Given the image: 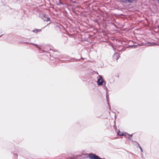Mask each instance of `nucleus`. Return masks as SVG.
Returning a JSON list of instances; mask_svg holds the SVG:
<instances>
[{
  "mask_svg": "<svg viewBox=\"0 0 159 159\" xmlns=\"http://www.w3.org/2000/svg\"><path fill=\"white\" fill-rule=\"evenodd\" d=\"M129 139L130 140L132 141V138H129Z\"/></svg>",
  "mask_w": 159,
  "mask_h": 159,
  "instance_id": "obj_11",
  "label": "nucleus"
},
{
  "mask_svg": "<svg viewBox=\"0 0 159 159\" xmlns=\"http://www.w3.org/2000/svg\"><path fill=\"white\" fill-rule=\"evenodd\" d=\"M1 36V35H0V37Z\"/></svg>",
  "mask_w": 159,
  "mask_h": 159,
  "instance_id": "obj_15",
  "label": "nucleus"
},
{
  "mask_svg": "<svg viewBox=\"0 0 159 159\" xmlns=\"http://www.w3.org/2000/svg\"><path fill=\"white\" fill-rule=\"evenodd\" d=\"M41 31V30L40 29H35V30H33V32H34L37 33L38 32L40 31Z\"/></svg>",
  "mask_w": 159,
  "mask_h": 159,
  "instance_id": "obj_7",
  "label": "nucleus"
},
{
  "mask_svg": "<svg viewBox=\"0 0 159 159\" xmlns=\"http://www.w3.org/2000/svg\"><path fill=\"white\" fill-rule=\"evenodd\" d=\"M117 134L118 135H120V136H123V135H125V134L124 133L121 132L120 131H119L117 132Z\"/></svg>",
  "mask_w": 159,
  "mask_h": 159,
  "instance_id": "obj_6",
  "label": "nucleus"
},
{
  "mask_svg": "<svg viewBox=\"0 0 159 159\" xmlns=\"http://www.w3.org/2000/svg\"><path fill=\"white\" fill-rule=\"evenodd\" d=\"M108 105H109V107H110V106H109V104L108 103Z\"/></svg>",
  "mask_w": 159,
  "mask_h": 159,
  "instance_id": "obj_13",
  "label": "nucleus"
},
{
  "mask_svg": "<svg viewBox=\"0 0 159 159\" xmlns=\"http://www.w3.org/2000/svg\"><path fill=\"white\" fill-rule=\"evenodd\" d=\"M129 136H132V134H131V135H129V134H127Z\"/></svg>",
  "mask_w": 159,
  "mask_h": 159,
  "instance_id": "obj_10",
  "label": "nucleus"
},
{
  "mask_svg": "<svg viewBox=\"0 0 159 159\" xmlns=\"http://www.w3.org/2000/svg\"><path fill=\"white\" fill-rule=\"evenodd\" d=\"M139 148L140 149V150H141V151L142 152H143V150H142V148H141V147L140 146H139Z\"/></svg>",
  "mask_w": 159,
  "mask_h": 159,
  "instance_id": "obj_9",
  "label": "nucleus"
},
{
  "mask_svg": "<svg viewBox=\"0 0 159 159\" xmlns=\"http://www.w3.org/2000/svg\"><path fill=\"white\" fill-rule=\"evenodd\" d=\"M34 45H35V46H36L38 47V48H39V47H38V46H37V45L34 44Z\"/></svg>",
  "mask_w": 159,
  "mask_h": 159,
  "instance_id": "obj_12",
  "label": "nucleus"
},
{
  "mask_svg": "<svg viewBox=\"0 0 159 159\" xmlns=\"http://www.w3.org/2000/svg\"><path fill=\"white\" fill-rule=\"evenodd\" d=\"M158 3H159V0H158Z\"/></svg>",
  "mask_w": 159,
  "mask_h": 159,
  "instance_id": "obj_14",
  "label": "nucleus"
},
{
  "mask_svg": "<svg viewBox=\"0 0 159 159\" xmlns=\"http://www.w3.org/2000/svg\"><path fill=\"white\" fill-rule=\"evenodd\" d=\"M99 78L97 80V84L98 85L100 86L103 84L104 83H105V84H106V82L104 81L102 77L100 75H99Z\"/></svg>",
  "mask_w": 159,
  "mask_h": 159,
  "instance_id": "obj_1",
  "label": "nucleus"
},
{
  "mask_svg": "<svg viewBox=\"0 0 159 159\" xmlns=\"http://www.w3.org/2000/svg\"><path fill=\"white\" fill-rule=\"evenodd\" d=\"M120 1L124 3H131L134 0H120Z\"/></svg>",
  "mask_w": 159,
  "mask_h": 159,
  "instance_id": "obj_5",
  "label": "nucleus"
},
{
  "mask_svg": "<svg viewBox=\"0 0 159 159\" xmlns=\"http://www.w3.org/2000/svg\"><path fill=\"white\" fill-rule=\"evenodd\" d=\"M120 57L119 54L117 52H115L114 53L113 56V58L114 59H115L116 60Z\"/></svg>",
  "mask_w": 159,
  "mask_h": 159,
  "instance_id": "obj_4",
  "label": "nucleus"
},
{
  "mask_svg": "<svg viewBox=\"0 0 159 159\" xmlns=\"http://www.w3.org/2000/svg\"><path fill=\"white\" fill-rule=\"evenodd\" d=\"M89 157L90 159H100L101 158L98 156L93 153H90L89 154Z\"/></svg>",
  "mask_w": 159,
  "mask_h": 159,
  "instance_id": "obj_2",
  "label": "nucleus"
},
{
  "mask_svg": "<svg viewBox=\"0 0 159 159\" xmlns=\"http://www.w3.org/2000/svg\"><path fill=\"white\" fill-rule=\"evenodd\" d=\"M40 17L45 21H48L50 20L49 17H46V14L44 13H43L41 15H40Z\"/></svg>",
  "mask_w": 159,
  "mask_h": 159,
  "instance_id": "obj_3",
  "label": "nucleus"
},
{
  "mask_svg": "<svg viewBox=\"0 0 159 159\" xmlns=\"http://www.w3.org/2000/svg\"><path fill=\"white\" fill-rule=\"evenodd\" d=\"M59 4H58V5H59L60 4H61L62 5H63L64 4L63 3L61 2V0H59Z\"/></svg>",
  "mask_w": 159,
  "mask_h": 159,
  "instance_id": "obj_8",
  "label": "nucleus"
}]
</instances>
